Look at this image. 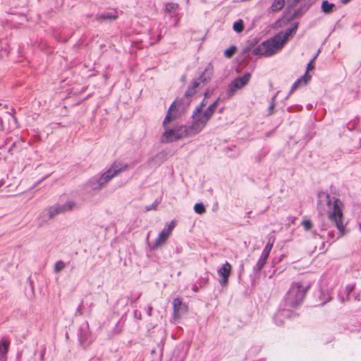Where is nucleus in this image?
<instances>
[{
  "label": "nucleus",
  "mask_w": 361,
  "mask_h": 361,
  "mask_svg": "<svg viewBox=\"0 0 361 361\" xmlns=\"http://www.w3.org/2000/svg\"><path fill=\"white\" fill-rule=\"evenodd\" d=\"M319 201L317 211L320 216L327 214L329 220L334 224L339 231L340 238L345 235L346 224L343 214L344 204L338 198H331L329 194L320 192L318 194Z\"/></svg>",
  "instance_id": "1"
},
{
  "label": "nucleus",
  "mask_w": 361,
  "mask_h": 361,
  "mask_svg": "<svg viewBox=\"0 0 361 361\" xmlns=\"http://www.w3.org/2000/svg\"><path fill=\"white\" fill-rule=\"evenodd\" d=\"M311 285L302 281H294L283 298L285 304L292 308H297L302 304Z\"/></svg>",
  "instance_id": "2"
},
{
  "label": "nucleus",
  "mask_w": 361,
  "mask_h": 361,
  "mask_svg": "<svg viewBox=\"0 0 361 361\" xmlns=\"http://www.w3.org/2000/svg\"><path fill=\"white\" fill-rule=\"evenodd\" d=\"M218 101H215L211 104L205 111H200L196 109L192 114V122L190 126H188L191 135H195L201 132L206 126L207 122L214 114L216 107Z\"/></svg>",
  "instance_id": "3"
},
{
  "label": "nucleus",
  "mask_w": 361,
  "mask_h": 361,
  "mask_svg": "<svg viewBox=\"0 0 361 361\" xmlns=\"http://www.w3.org/2000/svg\"><path fill=\"white\" fill-rule=\"evenodd\" d=\"M128 168L127 164H123L121 162L115 161L109 169L104 173L98 180H91L90 183L94 190H99L113 178L116 176L120 173L126 171Z\"/></svg>",
  "instance_id": "4"
},
{
  "label": "nucleus",
  "mask_w": 361,
  "mask_h": 361,
  "mask_svg": "<svg viewBox=\"0 0 361 361\" xmlns=\"http://www.w3.org/2000/svg\"><path fill=\"white\" fill-rule=\"evenodd\" d=\"M298 26V23H295L292 27L279 32L269 39L262 42L259 45H283L295 33Z\"/></svg>",
  "instance_id": "5"
},
{
  "label": "nucleus",
  "mask_w": 361,
  "mask_h": 361,
  "mask_svg": "<svg viewBox=\"0 0 361 361\" xmlns=\"http://www.w3.org/2000/svg\"><path fill=\"white\" fill-rule=\"evenodd\" d=\"M188 136H191V135L188 130V126H181L176 130H169L166 131L163 134L161 140L164 142H171Z\"/></svg>",
  "instance_id": "6"
},
{
  "label": "nucleus",
  "mask_w": 361,
  "mask_h": 361,
  "mask_svg": "<svg viewBox=\"0 0 361 361\" xmlns=\"http://www.w3.org/2000/svg\"><path fill=\"white\" fill-rule=\"evenodd\" d=\"M251 78L250 73H245L241 77H238L234 79L228 85V93L230 97L234 95V94L238 90H240L244 86H245Z\"/></svg>",
  "instance_id": "7"
},
{
  "label": "nucleus",
  "mask_w": 361,
  "mask_h": 361,
  "mask_svg": "<svg viewBox=\"0 0 361 361\" xmlns=\"http://www.w3.org/2000/svg\"><path fill=\"white\" fill-rule=\"evenodd\" d=\"M75 206V203L73 201H68L63 205H54L48 209V213L50 218L55 216L72 210Z\"/></svg>",
  "instance_id": "8"
},
{
  "label": "nucleus",
  "mask_w": 361,
  "mask_h": 361,
  "mask_svg": "<svg viewBox=\"0 0 361 361\" xmlns=\"http://www.w3.org/2000/svg\"><path fill=\"white\" fill-rule=\"evenodd\" d=\"M282 47H256L252 50V54L269 57L279 51Z\"/></svg>",
  "instance_id": "9"
},
{
  "label": "nucleus",
  "mask_w": 361,
  "mask_h": 361,
  "mask_svg": "<svg viewBox=\"0 0 361 361\" xmlns=\"http://www.w3.org/2000/svg\"><path fill=\"white\" fill-rule=\"evenodd\" d=\"M232 271V266L230 263L226 262L218 270V275L220 277L219 283L221 286H226L228 283V278Z\"/></svg>",
  "instance_id": "10"
},
{
  "label": "nucleus",
  "mask_w": 361,
  "mask_h": 361,
  "mask_svg": "<svg viewBox=\"0 0 361 361\" xmlns=\"http://www.w3.org/2000/svg\"><path fill=\"white\" fill-rule=\"evenodd\" d=\"M174 223L172 221L170 223V224L168 226L167 228H165L159 235L158 238H157L155 243H154V247H158L164 245L166 240H168L169 237L171 235L173 229L174 228Z\"/></svg>",
  "instance_id": "11"
},
{
  "label": "nucleus",
  "mask_w": 361,
  "mask_h": 361,
  "mask_svg": "<svg viewBox=\"0 0 361 361\" xmlns=\"http://www.w3.org/2000/svg\"><path fill=\"white\" fill-rule=\"evenodd\" d=\"M315 3V1L307 0L299 8L294 10L290 16V20L302 16Z\"/></svg>",
  "instance_id": "12"
},
{
  "label": "nucleus",
  "mask_w": 361,
  "mask_h": 361,
  "mask_svg": "<svg viewBox=\"0 0 361 361\" xmlns=\"http://www.w3.org/2000/svg\"><path fill=\"white\" fill-rule=\"evenodd\" d=\"M188 306L182 302L180 298H175L173 301V315L174 318H180L181 314L188 312Z\"/></svg>",
  "instance_id": "13"
},
{
  "label": "nucleus",
  "mask_w": 361,
  "mask_h": 361,
  "mask_svg": "<svg viewBox=\"0 0 361 361\" xmlns=\"http://www.w3.org/2000/svg\"><path fill=\"white\" fill-rule=\"evenodd\" d=\"M177 111H178L177 102H174L170 106V107L168 110L167 114L165 117V119L163 122V126L164 127H166L168 123H171V121H173V120H175L176 118Z\"/></svg>",
  "instance_id": "14"
},
{
  "label": "nucleus",
  "mask_w": 361,
  "mask_h": 361,
  "mask_svg": "<svg viewBox=\"0 0 361 361\" xmlns=\"http://www.w3.org/2000/svg\"><path fill=\"white\" fill-rule=\"evenodd\" d=\"M214 73L213 66L211 64H208L205 68L204 71L202 73L197 81L202 83L208 82L211 80Z\"/></svg>",
  "instance_id": "15"
},
{
  "label": "nucleus",
  "mask_w": 361,
  "mask_h": 361,
  "mask_svg": "<svg viewBox=\"0 0 361 361\" xmlns=\"http://www.w3.org/2000/svg\"><path fill=\"white\" fill-rule=\"evenodd\" d=\"M312 76L309 75V73H305V74L302 76L300 78H298L292 85L290 92H293L297 89L305 86L307 84V82L310 80Z\"/></svg>",
  "instance_id": "16"
},
{
  "label": "nucleus",
  "mask_w": 361,
  "mask_h": 361,
  "mask_svg": "<svg viewBox=\"0 0 361 361\" xmlns=\"http://www.w3.org/2000/svg\"><path fill=\"white\" fill-rule=\"evenodd\" d=\"M275 240H276V238L274 236H271L269 238L268 242H267L265 247L264 248L260 257L264 258L267 259H268L269 253H270V252L274 246V244L275 243Z\"/></svg>",
  "instance_id": "17"
},
{
  "label": "nucleus",
  "mask_w": 361,
  "mask_h": 361,
  "mask_svg": "<svg viewBox=\"0 0 361 361\" xmlns=\"http://www.w3.org/2000/svg\"><path fill=\"white\" fill-rule=\"evenodd\" d=\"M335 8V4L330 3L328 0H323L322 2L321 10L325 14L331 13Z\"/></svg>",
  "instance_id": "18"
},
{
  "label": "nucleus",
  "mask_w": 361,
  "mask_h": 361,
  "mask_svg": "<svg viewBox=\"0 0 361 361\" xmlns=\"http://www.w3.org/2000/svg\"><path fill=\"white\" fill-rule=\"evenodd\" d=\"M116 13V11H114L113 12L103 13L97 16V19L103 20H114L117 18Z\"/></svg>",
  "instance_id": "19"
},
{
  "label": "nucleus",
  "mask_w": 361,
  "mask_h": 361,
  "mask_svg": "<svg viewBox=\"0 0 361 361\" xmlns=\"http://www.w3.org/2000/svg\"><path fill=\"white\" fill-rule=\"evenodd\" d=\"M284 5L285 0H274L270 7V9L273 12H278L284 7Z\"/></svg>",
  "instance_id": "20"
},
{
  "label": "nucleus",
  "mask_w": 361,
  "mask_h": 361,
  "mask_svg": "<svg viewBox=\"0 0 361 361\" xmlns=\"http://www.w3.org/2000/svg\"><path fill=\"white\" fill-rule=\"evenodd\" d=\"M10 346V341L6 338H2L0 342V354L4 355L7 354Z\"/></svg>",
  "instance_id": "21"
},
{
  "label": "nucleus",
  "mask_w": 361,
  "mask_h": 361,
  "mask_svg": "<svg viewBox=\"0 0 361 361\" xmlns=\"http://www.w3.org/2000/svg\"><path fill=\"white\" fill-rule=\"evenodd\" d=\"M199 85L200 82H198L197 80L194 81L192 85L189 87L188 90L186 91L185 96L189 97L195 95L196 93V88L199 86Z\"/></svg>",
  "instance_id": "22"
},
{
  "label": "nucleus",
  "mask_w": 361,
  "mask_h": 361,
  "mask_svg": "<svg viewBox=\"0 0 361 361\" xmlns=\"http://www.w3.org/2000/svg\"><path fill=\"white\" fill-rule=\"evenodd\" d=\"M178 7V4L173 2H169L166 4L164 11L166 13L171 14L173 12L176 11Z\"/></svg>",
  "instance_id": "23"
},
{
  "label": "nucleus",
  "mask_w": 361,
  "mask_h": 361,
  "mask_svg": "<svg viewBox=\"0 0 361 361\" xmlns=\"http://www.w3.org/2000/svg\"><path fill=\"white\" fill-rule=\"evenodd\" d=\"M233 29L238 33L241 32L244 29V23L243 20L239 19L233 25Z\"/></svg>",
  "instance_id": "24"
},
{
  "label": "nucleus",
  "mask_w": 361,
  "mask_h": 361,
  "mask_svg": "<svg viewBox=\"0 0 361 361\" xmlns=\"http://www.w3.org/2000/svg\"><path fill=\"white\" fill-rule=\"evenodd\" d=\"M206 37V34L204 32H193L191 39L194 42H200L204 40V39Z\"/></svg>",
  "instance_id": "25"
},
{
  "label": "nucleus",
  "mask_w": 361,
  "mask_h": 361,
  "mask_svg": "<svg viewBox=\"0 0 361 361\" xmlns=\"http://www.w3.org/2000/svg\"><path fill=\"white\" fill-rule=\"evenodd\" d=\"M194 210L199 214H202L206 212L205 207L202 203H196L194 206Z\"/></svg>",
  "instance_id": "26"
},
{
  "label": "nucleus",
  "mask_w": 361,
  "mask_h": 361,
  "mask_svg": "<svg viewBox=\"0 0 361 361\" xmlns=\"http://www.w3.org/2000/svg\"><path fill=\"white\" fill-rule=\"evenodd\" d=\"M267 259L259 257L257 262L255 264V269L260 271L267 264Z\"/></svg>",
  "instance_id": "27"
},
{
  "label": "nucleus",
  "mask_w": 361,
  "mask_h": 361,
  "mask_svg": "<svg viewBox=\"0 0 361 361\" xmlns=\"http://www.w3.org/2000/svg\"><path fill=\"white\" fill-rule=\"evenodd\" d=\"M319 52H320V50H318V51L316 54V55L310 60V61L307 64L306 73H308L309 71H312V70L314 69V61H315L316 58L317 57V56H318Z\"/></svg>",
  "instance_id": "28"
},
{
  "label": "nucleus",
  "mask_w": 361,
  "mask_h": 361,
  "mask_svg": "<svg viewBox=\"0 0 361 361\" xmlns=\"http://www.w3.org/2000/svg\"><path fill=\"white\" fill-rule=\"evenodd\" d=\"M65 268V264L62 261H58L55 264L54 270L56 273L60 272Z\"/></svg>",
  "instance_id": "29"
},
{
  "label": "nucleus",
  "mask_w": 361,
  "mask_h": 361,
  "mask_svg": "<svg viewBox=\"0 0 361 361\" xmlns=\"http://www.w3.org/2000/svg\"><path fill=\"white\" fill-rule=\"evenodd\" d=\"M302 225L304 229L306 230V231L310 230L312 228V223L309 219H304L302 221Z\"/></svg>",
  "instance_id": "30"
},
{
  "label": "nucleus",
  "mask_w": 361,
  "mask_h": 361,
  "mask_svg": "<svg viewBox=\"0 0 361 361\" xmlns=\"http://www.w3.org/2000/svg\"><path fill=\"white\" fill-rule=\"evenodd\" d=\"M235 51V47H231L224 51V54L227 58L231 57Z\"/></svg>",
  "instance_id": "31"
},
{
  "label": "nucleus",
  "mask_w": 361,
  "mask_h": 361,
  "mask_svg": "<svg viewBox=\"0 0 361 361\" xmlns=\"http://www.w3.org/2000/svg\"><path fill=\"white\" fill-rule=\"evenodd\" d=\"M302 0H287V7L288 8L295 7Z\"/></svg>",
  "instance_id": "32"
},
{
  "label": "nucleus",
  "mask_w": 361,
  "mask_h": 361,
  "mask_svg": "<svg viewBox=\"0 0 361 361\" xmlns=\"http://www.w3.org/2000/svg\"><path fill=\"white\" fill-rule=\"evenodd\" d=\"M206 105V102H205V100L204 99L201 103L200 104L197 106L196 109H200V111H202V109L203 106H204Z\"/></svg>",
  "instance_id": "33"
},
{
  "label": "nucleus",
  "mask_w": 361,
  "mask_h": 361,
  "mask_svg": "<svg viewBox=\"0 0 361 361\" xmlns=\"http://www.w3.org/2000/svg\"><path fill=\"white\" fill-rule=\"evenodd\" d=\"M249 42L250 43H249L248 45H250V46L255 45L257 43V42L255 40V39H254V42H250L249 41Z\"/></svg>",
  "instance_id": "34"
},
{
  "label": "nucleus",
  "mask_w": 361,
  "mask_h": 361,
  "mask_svg": "<svg viewBox=\"0 0 361 361\" xmlns=\"http://www.w3.org/2000/svg\"><path fill=\"white\" fill-rule=\"evenodd\" d=\"M14 146H15V144H13V145L11 147V148L8 149V152H9V153H11V154H13L12 151H13V147H14Z\"/></svg>",
  "instance_id": "35"
},
{
  "label": "nucleus",
  "mask_w": 361,
  "mask_h": 361,
  "mask_svg": "<svg viewBox=\"0 0 361 361\" xmlns=\"http://www.w3.org/2000/svg\"><path fill=\"white\" fill-rule=\"evenodd\" d=\"M329 236L331 237V238H334V233L329 232Z\"/></svg>",
  "instance_id": "36"
},
{
  "label": "nucleus",
  "mask_w": 361,
  "mask_h": 361,
  "mask_svg": "<svg viewBox=\"0 0 361 361\" xmlns=\"http://www.w3.org/2000/svg\"><path fill=\"white\" fill-rule=\"evenodd\" d=\"M350 0H342V3L343 4H347L348 2H349Z\"/></svg>",
  "instance_id": "37"
},
{
  "label": "nucleus",
  "mask_w": 361,
  "mask_h": 361,
  "mask_svg": "<svg viewBox=\"0 0 361 361\" xmlns=\"http://www.w3.org/2000/svg\"><path fill=\"white\" fill-rule=\"evenodd\" d=\"M4 181H0V188H1L4 185Z\"/></svg>",
  "instance_id": "38"
}]
</instances>
